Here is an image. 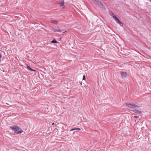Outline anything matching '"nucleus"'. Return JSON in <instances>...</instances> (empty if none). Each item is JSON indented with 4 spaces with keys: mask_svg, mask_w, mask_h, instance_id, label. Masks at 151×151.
Segmentation results:
<instances>
[{
    "mask_svg": "<svg viewBox=\"0 0 151 151\" xmlns=\"http://www.w3.org/2000/svg\"><path fill=\"white\" fill-rule=\"evenodd\" d=\"M51 42L53 43H57L58 42H57V41L55 39H54Z\"/></svg>",
    "mask_w": 151,
    "mask_h": 151,
    "instance_id": "11",
    "label": "nucleus"
},
{
    "mask_svg": "<svg viewBox=\"0 0 151 151\" xmlns=\"http://www.w3.org/2000/svg\"><path fill=\"white\" fill-rule=\"evenodd\" d=\"M111 16L113 17V18L114 17V16H116L115 15H114V14L112 12H111Z\"/></svg>",
    "mask_w": 151,
    "mask_h": 151,
    "instance_id": "17",
    "label": "nucleus"
},
{
    "mask_svg": "<svg viewBox=\"0 0 151 151\" xmlns=\"http://www.w3.org/2000/svg\"><path fill=\"white\" fill-rule=\"evenodd\" d=\"M121 75L122 77L125 78L127 77V74L126 72L124 71L122 72Z\"/></svg>",
    "mask_w": 151,
    "mask_h": 151,
    "instance_id": "3",
    "label": "nucleus"
},
{
    "mask_svg": "<svg viewBox=\"0 0 151 151\" xmlns=\"http://www.w3.org/2000/svg\"><path fill=\"white\" fill-rule=\"evenodd\" d=\"M54 124V123H53L52 124V125L53 124Z\"/></svg>",
    "mask_w": 151,
    "mask_h": 151,
    "instance_id": "27",
    "label": "nucleus"
},
{
    "mask_svg": "<svg viewBox=\"0 0 151 151\" xmlns=\"http://www.w3.org/2000/svg\"><path fill=\"white\" fill-rule=\"evenodd\" d=\"M10 128L11 129L13 130L14 131V133L17 134H20L23 132L21 128L17 126H11L10 127Z\"/></svg>",
    "mask_w": 151,
    "mask_h": 151,
    "instance_id": "1",
    "label": "nucleus"
},
{
    "mask_svg": "<svg viewBox=\"0 0 151 151\" xmlns=\"http://www.w3.org/2000/svg\"><path fill=\"white\" fill-rule=\"evenodd\" d=\"M73 131V130L72 129L71 130H70V131Z\"/></svg>",
    "mask_w": 151,
    "mask_h": 151,
    "instance_id": "24",
    "label": "nucleus"
},
{
    "mask_svg": "<svg viewBox=\"0 0 151 151\" xmlns=\"http://www.w3.org/2000/svg\"><path fill=\"white\" fill-rule=\"evenodd\" d=\"M139 117V116H134V118H137Z\"/></svg>",
    "mask_w": 151,
    "mask_h": 151,
    "instance_id": "19",
    "label": "nucleus"
},
{
    "mask_svg": "<svg viewBox=\"0 0 151 151\" xmlns=\"http://www.w3.org/2000/svg\"><path fill=\"white\" fill-rule=\"evenodd\" d=\"M60 6H63L64 4V2L63 1L62 2L60 3Z\"/></svg>",
    "mask_w": 151,
    "mask_h": 151,
    "instance_id": "14",
    "label": "nucleus"
},
{
    "mask_svg": "<svg viewBox=\"0 0 151 151\" xmlns=\"http://www.w3.org/2000/svg\"><path fill=\"white\" fill-rule=\"evenodd\" d=\"M31 71H36V70H34V69H32V70H31Z\"/></svg>",
    "mask_w": 151,
    "mask_h": 151,
    "instance_id": "22",
    "label": "nucleus"
},
{
    "mask_svg": "<svg viewBox=\"0 0 151 151\" xmlns=\"http://www.w3.org/2000/svg\"><path fill=\"white\" fill-rule=\"evenodd\" d=\"M117 23L119 24L121 27H123V24L120 21L119 22H118Z\"/></svg>",
    "mask_w": 151,
    "mask_h": 151,
    "instance_id": "13",
    "label": "nucleus"
},
{
    "mask_svg": "<svg viewBox=\"0 0 151 151\" xmlns=\"http://www.w3.org/2000/svg\"><path fill=\"white\" fill-rule=\"evenodd\" d=\"M2 57V55H1L0 54V59Z\"/></svg>",
    "mask_w": 151,
    "mask_h": 151,
    "instance_id": "21",
    "label": "nucleus"
},
{
    "mask_svg": "<svg viewBox=\"0 0 151 151\" xmlns=\"http://www.w3.org/2000/svg\"><path fill=\"white\" fill-rule=\"evenodd\" d=\"M52 30L53 32H61V30H60V29H52Z\"/></svg>",
    "mask_w": 151,
    "mask_h": 151,
    "instance_id": "8",
    "label": "nucleus"
},
{
    "mask_svg": "<svg viewBox=\"0 0 151 151\" xmlns=\"http://www.w3.org/2000/svg\"><path fill=\"white\" fill-rule=\"evenodd\" d=\"M72 129L73 130H75V128H74V129Z\"/></svg>",
    "mask_w": 151,
    "mask_h": 151,
    "instance_id": "25",
    "label": "nucleus"
},
{
    "mask_svg": "<svg viewBox=\"0 0 151 151\" xmlns=\"http://www.w3.org/2000/svg\"><path fill=\"white\" fill-rule=\"evenodd\" d=\"M51 22L55 24H57L58 23V22L55 20H51Z\"/></svg>",
    "mask_w": 151,
    "mask_h": 151,
    "instance_id": "10",
    "label": "nucleus"
},
{
    "mask_svg": "<svg viewBox=\"0 0 151 151\" xmlns=\"http://www.w3.org/2000/svg\"><path fill=\"white\" fill-rule=\"evenodd\" d=\"M114 18L115 21L117 23H118V22H119L120 21L118 18L116 17V16H114Z\"/></svg>",
    "mask_w": 151,
    "mask_h": 151,
    "instance_id": "6",
    "label": "nucleus"
},
{
    "mask_svg": "<svg viewBox=\"0 0 151 151\" xmlns=\"http://www.w3.org/2000/svg\"><path fill=\"white\" fill-rule=\"evenodd\" d=\"M117 23L119 24L121 27H123V24L120 21L119 22H118Z\"/></svg>",
    "mask_w": 151,
    "mask_h": 151,
    "instance_id": "12",
    "label": "nucleus"
},
{
    "mask_svg": "<svg viewBox=\"0 0 151 151\" xmlns=\"http://www.w3.org/2000/svg\"><path fill=\"white\" fill-rule=\"evenodd\" d=\"M114 18L115 21L117 23H118V22H119L120 21L118 18L116 17V16H114Z\"/></svg>",
    "mask_w": 151,
    "mask_h": 151,
    "instance_id": "7",
    "label": "nucleus"
},
{
    "mask_svg": "<svg viewBox=\"0 0 151 151\" xmlns=\"http://www.w3.org/2000/svg\"><path fill=\"white\" fill-rule=\"evenodd\" d=\"M41 24L43 25V26H45V27H46V26H45V25L44 24H43L42 23H41Z\"/></svg>",
    "mask_w": 151,
    "mask_h": 151,
    "instance_id": "23",
    "label": "nucleus"
},
{
    "mask_svg": "<svg viewBox=\"0 0 151 151\" xmlns=\"http://www.w3.org/2000/svg\"><path fill=\"white\" fill-rule=\"evenodd\" d=\"M149 0L150 1H151V0Z\"/></svg>",
    "mask_w": 151,
    "mask_h": 151,
    "instance_id": "28",
    "label": "nucleus"
},
{
    "mask_svg": "<svg viewBox=\"0 0 151 151\" xmlns=\"http://www.w3.org/2000/svg\"><path fill=\"white\" fill-rule=\"evenodd\" d=\"M94 4L96 5H100V4H101V2L99 0H92Z\"/></svg>",
    "mask_w": 151,
    "mask_h": 151,
    "instance_id": "2",
    "label": "nucleus"
},
{
    "mask_svg": "<svg viewBox=\"0 0 151 151\" xmlns=\"http://www.w3.org/2000/svg\"><path fill=\"white\" fill-rule=\"evenodd\" d=\"M101 6V7L102 8L104 9V10L106 9V8L104 6V5L102 4L101 2V4H100V5H99Z\"/></svg>",
    "mask_w": 151,
    "mask_h": 151,
    "instance_id": "9",
    "label": "nucleus"
},
{
    "mask_svg": "<svg viewBox=\"0 0 151 151\" xmlns=\"http://www.w3.org/2000/svg\"><path fill=\"white\" fill-rule=\"evenodd\" d=\"M133 111L135 113L139 114H142V111H139L137 110H133Z\"/></svg>",
    "mask_w": 151,
    "mask_h": 151,
    "instance_id": "5",
    "label": "nucleus"
},
{
    "mask_svg": "<svg viewBox=\"0 0 151 151\" xmlns=\"http://www.w3.org/2000/svg\"><path fill=\"white\" fill-rule=\"evenodd\" d=\"M139 107V106L137 105H136L135 104H134V109L135 108H137Z\"/></svg>",
    "mask_w": 151,
    "mask_h": 151,
    "instance_id": "15",
    "label": "nucleus"
},
{
    "mask_svg": "<svg viewBox=\"0 0 151 151\" xmlns=\"http://www.w3.org/2000/svg\"><path fill=\"white\" fill-rule=\"evenodd\" d=\"M86 79V77L85 75L83 76V80H85Z\"/></svg>",
    "mask_w": 151,
    "mask_h": 151,
    "instance_id": "18",
    "label": "nucleus"
},
{
    "mask_svg": "<svg viewBox=\"0 0 151 151\" xmlns=\"http://www.w3.org/2000/svg\"><path fill=\"white\" fill-rule=\"evenodd\" d=\"M27 68H28V69L30 70H32V68H31L30 66H29L28 65H27Z\"/></svg>",
    "mask_w": 151,
    "mask_h": 151,
    "instance_id": "16",
    "label": "nucleus"
},
{
    "mask_svg": "<svg viewBox=\"0 0 151 151\" xmlns=\"http://www.w3.org/2000/svg\"><path fill=\"white\" fill-rule=\"evenodd\" d=\"M66 32V31H65V32H63V33H65V32Z\"/></svg>",
    "mask_w": 151,
    "mask_h": 151,
    "instance_id": "26",
    "label": "nucleus"
},
{
    "mask_svg": "<svg viewBox=\"0 0 151 151\" xmlns=\"http://www.w3.org/2000/svg\"><path fill=\"white\" fill-rule=\"evenodd\" d=\"M133 104H126V106H128L129 108L131 109H134Z\"/></svg>",
    "mask_w": 151,
    "mask_h": 151,
    "instance_id": "4",
    "label": "nucleus"
},
{
    "mask_svg": "<svg viewBox=\"0 0 151 151\" xmlns=\"http://www.w3.org/2000/svg\"><path fill=\"white\" fill-rule=\"evenodd\" d=\"M75 130H80L81 129L79 128H75Z\"/></svg>",
    "mask_w": 151,
    "mask_h": 151,
    "instance_id": "20",
    "label": "nucleus"
}]
</instances>
